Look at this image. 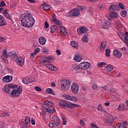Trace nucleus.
Here are the masks:
<instances>
[{
    "label": "nucleus",
    "mask_w": 128,
    "mask_h": 128,
    "mask_svg": "<svg viewBox=\"0 0 128 128\" xmlns=\"http://www.w3.org/2000/svg\"><path fill=\"white\" fill-rule=\"evenodd\" d=\"M44 108H46V106L48 108V106H54V103L50 101H46L44 102Z\"/></svg>",
    "instance_id": "24"
},
{
    "label": "nucleus",
    "mask_w": 128,
    "mask_h": 128,
    "mask_svg": "<svg viewBox=\"0 0 128 128\" xmlns=\"http://www.w3.org/2000/svg\"><path fill=\"white\" fill-rule=\"evenodd\" d=\"M124 10V6L122 3L119 4V6L118 5H112L109 7V10L111 12L109 15L112 18H116L118 16V13L114 12L115 10Z\"/></svg>",
    "instance_id": "2"
},
{
    "label": "nucleus",
    "mask_w": 128,
    "mask_h": 128,
    "mask_svg": "<svg viewBox=\"0 0 128 128\" xmlns=\"http://www.w3.org/2000/svg\"><path fill=\"white\" fill-rule=\"evenodd\" d=\"M54 18H51V20L53 22H56L58 21V20L56 19V14H54Z\"/></svg>",
    "instance_id": "47"
},
{
    "label": "nucleus",
    "mask_w": 128,
    "mask_h": 128,
    "mask_svg": "<svg viewBox=\"0 0 128 128\" xmlns=\"http://www.w3.org/2000/svg\"><path fill=\"white\" fill-rule=\"evenodd\" d=\"M110 50L107 48L106 50V56H110Z\"/></svg>",
    "instance_id": "41"
},
{
    "label": "nucleus",
    "mask_w": 128,
    "mask_h": 128,
    "mask_svg": "<svg viewBox=\"0 0 128 128\" xmlns=\"http://www.w3.org/2000/svg\"><path fill=\"white\" fill-rule=\"evenodd\" d=\"M54 22L56 24L57 26H62V24L60 21H58V20Z\"/></svg>",
    "instance_id": "55"
},
{
    "label": "nucleus",
    "mask_w": 128,
    "mask_h": 128,
    "mask_svg": "<svg viewBox=\"0 0 128 128\" xmlns=\"http://www.w3.org/2000/svg\"><path fill=\"white\" fill-rule=\"evenodd\" d=\"M64 98L67 100H72V96H70L66 94L64 96Z\"/></svg>",
    "instance_id": "43"
},
{
    "label": "nucleus",
    "mask_w": 128,
    "mask_h": 128,
    "mask_svg": "<svg viewBox=\"0 0 128 128\" xmlns=\"http://www.w3.org/2000/svg\"><path fill=\"white\" fill-rule=\"evenodd\" d=\"M71 90L74 94H78V84L76 83L73 84L72 85Z\"/></svg>",
    "instance_id": "11"
},
{
    "label": "nucleus",
    "mask_w": 128,
    "mask_h": 128,
    "mask_svg": "<svg viewBox=\"0 0 128 128\" xmlns=\"http://www.w3.org/2000/svg\"><path fill=\"white\" fill-rule=\"evenodd\" d=\"M21 24L24 28H32L34 24V19L30 13L22 14L20 18Z\"/></svg>",
    "instance_id": "1"
},
{
    "label": "nucleus",
    "mask_w": 128,
    "mask_h": 128,
    "mask_svg": "<svg viewBox=\"0 0 128 128\" xmlns=\"http://www.w3.org/2000/svg\"><path fill=\"white\" fill-rule=\"evenodd\" d=\"M70 86V82L66 80H62V84L61 86V90H68Z\"/></svg>",
    "instance_id": "5"
},
{
    "label": "nucleus",
    "mask_w": 128,
    "mask_h": 128,
    "mask_svg": "<svg viewBox=\"0 0 128 128\" xmlns=\"http://www.w3.org/2000/svg\"><path fill=\"white\" fill-rule=\"evenodd\" d=\"M80 9L78 8H76L72 9L70 13V16H80Z\"/></svg>",
    "instance_id": "9"
},
{
    "label": "nucleus",
    "mask_w": 128,
    "mask_h": 128,
    "mask_svg": "<svg viewBox=\"0 0 128 128\" xmlns=\"http://www.w3.org/2000/svg\"><path fill=\"white\" fill-rule=\"evenodd\" d=\"M9 88L7 86H4V88H2L3 92H8Z\"/></svg>",
    "instance_id": "40"
},
{
    "label": "nucleus",
    "mask_w": 128,
    "mask_h": 128,
    "mask_svg": "<svg viewBox=\"0 0 128 128\" xmlns=\"http://www.w3.org/2000/svg\"><path fill=\"white\" fill-rule=\"evenodd\" d=\"M90 66V63L88 62H82L78 65L79 70H88Z\"/></svg>",
    "instance_id": "6"
},
{
    "label": "nucleus",
    "mask_w": 128,
    "mask_h": 128,
    "mask_svg": "<svg viewBox=\"0 0 128 128\" xmlns=\"http://www.w3.org/2000/svg\"><path fill=\"white\" fill-rule=\"evenodd\" d=\"M106 41H104L102 42L100 46V50L102 52L104 48H106Z\"/></svg>",
    "instance_id": "22"
},
{
    "label": "nucleus",
    "mask_w": 128,
    "mask_h": 128,
    "mask_svg": "<svg viewBox=\"0 0 128 128\" xmlns=\"http://www.w3.org/2000/svg\"><path fill=\"white\" fill-rule=\"evenodd\" d=\"M92 88L94 90H98V86H96V84H94L92 86Z\"/></svg>",
    "instance_id": "54"
},
{
    "label": "nucleus",
    "mask_w": 128,
    "mask_h": 128,
    "mask_svg": "<svg viewBox=\"0 0 128 128\" xmlns=\"http://www.w3.org/2000/svg\"><path fill=\"white\" fill-rule=\"evenodd\" d=\"M105 70L108 72H112L114 70V67L111 65H108L106 66Z\"/></svg>",
    "instance_id": "32"
},
{
    "label": "nucleus",
    "mask_w": 128,
    "mask_h": 128,
    "mask_svg": "<svg viewBox=\"0 0 128 128\" xmlns=\"http://www.w3.org/2000/svg\"><path fill=\"white\" fill-rule=\"evenodd\" d=\"M6 6V3H4V2L2 1L1 2V7L2 8V6Z\"/></svg>",
    "instance_id": "63"
},
{
    "label": "nucleus",
    "mask_w": 128,
    "mask_h": 128,
    "mask_svg": "<svg viewBox=\"0 0 128 128\" xmlns=\"http://www.w3.org/2000/svg\"><path fill=\"white\" fill-rule=\"evenodd\" d=\"M100 88H101L102 92H106V90H108V88L106 87V86L100 87Z\"/></svg>",
    "instance_id": "44"
},
{
    "label": "nucleus",
    "mask_w": 128,
    "mask_h": 128,
    "mask_svg": "<svg viewBox=\"0 0 128 128\" xmlns=\"http://www.w3.org/2000/svg\"><path fill=\"white\" fill-rule=\"evenodd\" d=\"M60 30H61V32L64 34L65 36H66L68 34V32L66 31V29L62 26L60 27Z\"/></svg>",
    "instance_id": "28"
},
{
    "label": "nucleus",
    "mask_w": 128,
    "mask_h": 128,
    "mask_svg": "<svg viewBox=\"0 0 128 128\" xmlns=\"http://www.w3.org/2000/svg\"><path fill=\"white\" fill-rule=\"evenodd\" d=\"M82 42H88V34L86 33L82 38Z\"/></svg>",
    "instance_id": "18"
},
{
    "label": "nucleus",
    "mask_w": 128,
    "mask_h": 128,
    "mask_svg": "<svg viewBox=\"0 0 128 128\" xmlns=\"http://www.w3.org/2000/svg\"><path fill=\"white\" fill-rule=\"evenodd\" d=\"M2 56H1V60H2L3 62H6V64L7 62L8 64V61L6 60V58L10 56V54H8V51H6V50H4L2 52Z\"/></svg>",
    "instance_id": "7"
},
{
    "label": "nucleus",
    "mask_w": 128,
    "mask_h": 128,
    "mask_svg": "<svg viewBox=\"0 0 128 128\" xmlns=\"http://www.w3.org/2000/svg\"><path fill=\"white\" fill-rule=\"evenodd\" d=\"M46 66L51 70H56L57 68L56 67L50 64H46Z\"/></svg>",
    "instance_id": "27"
},
{
    "label": "nucleus",
    "mask_w": 128,
    "mask_h": 128,
    "mask_svg": "<svg viewBox=\"0 0 128 128\" xmlns=\"http://www.w3.org/2000/svg\"><path fill=\"white\" fill-rule=\"evenodd\" d=\"M52 120L54 122H58V118L56 116H54L52 117Z\"/></svg>",
    "instance_id": "48"
},
{
    "label": "nucleus",
    "mask_w": 128,
    "mask_h": 128,
    "mask_svg": "<svg viewBox=\"0 0 128 128\" xmlns=\"http://www.w3.org/2000/svg\"><path fill=\"white\" fill-rule=\"evenodd\" d=\"M16 62L20 66H24V59L22 58L18 57L16 60Z\"/></svg>",
    "instance_id": "10"
},
{
    "label": "nucleus",
    "mask_w": 128,
    "mask_h": 128,
    "mask_svg": "<svg viewBox=\"0 0 128 128\" xmlns=\"http://www.w3.org/2000/svg\"><path fill=\"white\" fill-rule=\"evenodd\" d=\"M124 104H120L117 110H124Z\"/></svg>",
    "instance_id": "37"
},
{
    "label": "nucleus",
    "mask_w": 128,
    "mask_h": 128,
    "mask_svg": "<svg viewBox=\"0 0 128 128\" xmlns=\"http://www.w3.org/2000/svg\"><path fill=\"white\" fill-rule=\"evenodd\" d=\"M2 116H8L10 114H8L6 112H3L2 114Z\"/></svg>",
    "instance_id": "58"
},
{
    "label": "nucleus",
    "mask_w": 128,
    "mask_h": 128,
    "mask_svg": "<svg viewBox=\"0 0 128 128\" xmlns=\"http://www.w3.org/2000/svg\"><path fill=\"white\" fill-rule=\"evenodd\" d=\"M22 92V86H19L17 90L14 89L12 90L10 96H11L12 98L20 96Z\"/></svg>",
    "instance_id": "4"
},
{
    "label": "nucleus",
    "mask_w": 128,
    "mask_h": 128,
    "mask_svg": "<svg viewBox=\"0 0 128 128\" xmlns=\"http://www.w3.org/2000/svg\"><path fill=\"white\" fill-rule=\"evenodd\" d=\"M110 26H112L110 22L106 20H104L100 22V26L103 28H108Z\"/></svg>",
    "instance_id": "8"
},
{
    "label": "nucleus",
    "mask_w": 128,
    "mask_h": 128,
    "mask_svg": "<svg viewBox=\"0 0 128 128\" xmlns=\"http://www.w3.org/2000/svg\"><path fill=\"white\" fill-rule=\"evenodd\" d=\"M42 8L44 10H50V6L44 4Z\"/></svg>",
    "instance_id": "33"
},
{
    "label": "nucleus",
    "mask_w": 128,
    "mask_h": 128,
    "mask_svg": "<svg viewBox=\"0 0 128 128\" xmlns=\"http://www.w3.org/2000/svg\"><path fill=\"white\" fill-rule=\"evenodd\" d=\"M88 32V28L84 26L81 27L77 30V32L78 34H86Z\"/></svg>",
    "instance_id": "13"
},
{
    "label": "nucleus",
    "mask_w": 128,
    "mask_h": 128,
    "mask_svg": "<svg viewBox=\"0 0 128 128\" xmlns=\"http://www.w3.org/2000/svg\"><path fill=\"white\" fill-rule=\"evenodd\" d=\"M3 14L8 18V20H10V14H8V9H6L3 12Z\"/></svg>",
    "instance_id": "29"
},
{
    "label": "nucleus",
    "mask_w": 128,
    "mask_h": 128,
    "mask_svg": "<svg viewBox=\"0 0 128 128\" xmlns=\"http://www.w3.org/2000/svg\"><path fill=\"white\" fill-rule=\"evenodd\" d=\"M118 36L120 38L122 36L124 39H122L123 40H124V42L125 44H128V38L126 35H124V33L122 32H119L118 33Z\"/></svg>",
    "instance_id": "15"
},
{
    "label": "nucleus",
    "mask_w": 128,
    "mask_h": 128,
    "mask_svg": "<svg viewBox=\"0 0 128 128\" xmlns=\"http://www.w3.org/2000/svg\"><path fill=\"white\" fill-rule=\"evenodd\" d=\"M90 126L94 128H100V127H98V125L94 123H91Z\"/></svg>",
    "instance_id": "49"
},
{
    "label": "nucleus",
    "mask_w": 128,
    "mask_h": 128,
    "mask_svg": "<svg viewBox=\"0 0 128 128\" xmlns=\"http://www.w3.org/2000/svg\"><path fill=\"white\" fill-rule=\"evenodd\" d=\"M44 59H45V57H41L40 59V62H44Z\"/></svg>",
    "instance_id": "57"
},
{
    "label": "nucleus",
    "mask_w": 128,
    "mask_h": 128,
    "mask_svg": "<svg viewBox=\"0 0 128 128\" xmlns=\"http://www.w3.org/2000/svg\"><path fill=\"white\" fill-rule=\"evenodd\" d=\"M25 124H28L30 122V116H26L25 118Z\"/></svg>",
    "instance_id": "36"
},
{
    "label": "nucleus",
    "mask_w": 128,
    "mask_h": 128,
    "mask_svg": "<svg viewBox=\"0 0 128 128\" xmlns=\"http://www.w3.org/2000/svg\"><path fill=\"white\" fill-rule=\"evenodd\" d=\"M114 26L118 28V30H122V26L120 22H115Z\"/></svg>",
    "instance_id": "21"
},
{
    "label": "nucleus",
    "mask_w": 128,
    "mask_h": 128,
    "mask_svg": "<svg viewBox=\"0 0 128 128\" xmlns=\"http://www.w3.org/2000/svg\"><path fill=\"white\" fill-rule=\"evenodd\" d=\"M54 122L56 126H60V121H58V120L56 122Z\"/></svg>",
    "instance_id": "62"
},
{
    "label": "nucleus",
    "mask_w": 128,
    "mask_h": 128,
    "mask_svg": "<svg viewBox=\"0 0 128 128\" xmlns=\"http://www.w3.org/2000/svg\"><path fill=\"white\" fill-rule=\"evenodd\" d=\"M34 82V78H26L22 80V82L25 84H30V82Z\"/></svg>",
    "instance_id": "12"
},
{
    "label": "nucleus",
    "mask_w": 128,
    "mask_h": 128,
    "mask_svg": "<svg viewBox=\"0 0 128 128\" xmlns=\"http://www.w3.org/2000/svg\"><path fill=\"white\" fill-rule=\"evenodd\" d=\"M44 28H48L50 25L48 24V22H44Z\"/></svg>",
    "instance_id": "52"
},
{
    "label": "nucleus",
    "mask_w": 128,
    "mask_h": 128,
    "mask_svg": "<svg viewBox=\"0 0 128 128\" xmlns=\"http://www.w3.org/2000/svg\"><path fill=\"white\" fill-rule=\"evenodd\" d=\"M6 20H4V18L2 16L0 15V26H6Z\"/></svg>",
    "instance_id": "17"
},
{
    "label": "nucleus",
    "mask_w": 128,
    "mask_h": 128,
    "mask_svg": "<svg viewBox=\"0 0 128 128\" xmlns=\"http://www.w3.org/2000/svg\"><path fill=\"white\" fill-rule=\"evenodd\" d=\"M70 46L73 48H78V44L74 41H72L70 42Z\"/></svg>",
    "instance_id": "30"
},
{
    "label": "nucleus",
    "mask_w": 128,
    "mask_h": 128,
    "mask_svg": "<svg viewBox=\"0 0 128 128\" xmlns=\"http://www.w3.org/2000/svg\"><path fill=\"white\" fill-rule=\"evenodd\" d=\"M36 56V54H34V52L33 53L30 54V58H34V56Z\"/></svg>",
    "instance_id": "59"
},
{
    "label": "nucleus",
    "mask_w": 128,
    "mask_h": 128,
    "mask_svg": "<svg viewBox=\"0 0 128 128\" xmlns=\"http://www.w3.org/2000/svg\"><path fill=\"white\" fill-rule=\"evenodd\" d=\"M44 108L46 110L47 112H48V114H54V110H51L50 107H48L46 106L44 107Z\"/></svg>",
    "instance_id": "35"
},
{
    "label": "nucleus",
    "mask_w": 128,
    "mask_h": 128,
    "mask_svg": "<svg viewBox=\"0 0 128 128\" xmlns=\"http://www.w3.org/2000/svg\"><path fill=\"white\" fill-rule=\"evenodd\" d=\"M50 30H51L50 32L52 34H54L56 32V30H58V26H56V25H52L50 26Z\"/></svg>",
    "instance_id": "23"
},
{
    "label": "nucleus",
    "mask_w": 128,
    "mask_h": 128,
    "mask_svg": "<svg viewBox=\"0 0 128 128\" xmlns=\"http://www.w3.org/2000/svg\"><path fill=\"white\" fill-rule=\"evenodd\" d=\"M106 120L109 124H112L114 122V118L111 115H108L106 118Z\"/></svg>",
    "instance_id": "20"
},
{
    "label": "nucleus",
    "mask_w": 128,
    "mask_h": 128,
    "mask_svg": "<svg viewBox=\"0 0 128 128\" xmlns=\"http://www.w3.org/2000/svg\"><path fill=\"white\" fill-rule=\"evenodd\" d=\"M34 88L36 90V92H42V88L38 86H36L34 87Z\"/></svg>",
    "instance_id": "51"
},
{
    "label": "nucleus",
    "mask_w": 128,
    "mask_h": 128,
    "mask_svg": "<svg viewBox=\"0 0 128 128\" xmlns=\"http://www.w3.org/2000/svg\"><path fill=\"white\" fill-rule=\"evenodd\" d=\"M74 60L75 62H80L82 60V57L80 56L76 55L74 57Z\"/></svg>",
    "instance_id": "25"
},
{
    "label": "nucleus",
    "mask_w": 128,
    "mask_h": 128,
    "mask_svg": "<svg viewBox=\"0 0 128 128\" xmlns=\"http://www.w3.org/2000/svg\"><path fill=\"white\" fill-rule=\"evenodd\" d=\"M98 110H100V112H102V106L100 104H99L98 106V108H97Z\"/></svg>",
    "instance_id": "53"
},
{
    "label": "nucleus",
    "mask_w": 128,
    "mask_h": 128,
    "mask_svg": "<svg viewBox=\"0 0 128 128\" xmlns=\"http://www.w3.org/2000/svg\"><path fill=\"white\" fill-rule=\"evenodd\" d=\"M50 128H54V124L52 122L49 123L48 124Z\"/></svg>",
    "instance_id": "61"
},
{
    "label": "nucleus",
    "mask_w": 128,
    "mask_h": 128,
    "mask_svg": "<svg viewBox=\"0 0 128 128\" xmlns=\"http://www.w3.org/2000/svg\"><path fill=\"white\" fill-rule=\"evenodd\" d=\"M5 126L4 122H0V128H4Z\"/></svg>",
    "instance_id": "50"
},
{
    "label": "nucleus",
    "mask_w": 128,
    "mask_h": 128,
    "mask_svg": "<svg viewBox=\"0 0 128 128\" xmlns=\"http://www.w3.org/2000/svg\"><path fill=\"white\" fill-rule=\"evenodd\" d=\"M113 54L116 58H122V54L118 50H114Z\"/></svg>",
    "instance_id": "16"
},
{
    "label": "nucleus",
    "mask_w": 128,
    "mask_h": 128,
    "mask_svg": "<svg viewBox=\"0 0 128 128\" xmlns=\"http://www.w3.org/2000/svg\"><path fill=\"white\" fill-rule=\"evenodd\" d=\"M121 128H128V127H126L124 124H122L121 125Z\"/></svg>",
    "instance_id": "64"
},
{
    "label": "nucleus",
    "mask_w": 128,
    "mask_h": 128,
    "mask_svg": "<svg viewBox=\"0 0 128 128\" xmlns=\"http://www.w3.org/2000/svg\"><path fill=\"white\" fill-rule=\"evenodd\" d=\"M46 92L47 94H53V96H54V90H52V89L50 88H46Z\"/></svg>",
    "instance_id": "31"
},
{
    "label": "nucleus",
    "mask_w": 128,
    "mask_h": 128,
    "mask_svg": "<svg viewBox=\"0 0 128 128\" xmlns=\"http://www.w3.org/2000/svg\"><path fill=\"white\" fill-rule=\"evenodd\" d=\"M47 58L49 60H54V58L52 56H48Z\"/></svg>",
    "instance_id": "60"
},
{
    "label": "nucleus",
    "mask_w": 128,
    "mask_h": 128,
    "mask_svg": "<svg viewBox=\"0 0 128 128\" xmlns=\"http://www.w3.org/2000/svg\"><path fill=\"white\" fill-rule=\"evenodd\" d=\"M58 104L62 108H74L76 106L80 108V105L78 104H74V103H68L66 102V100H61L58 102Z\"/></svg>",
    "instance_id": "3"
},
{
    "label": "nucleus",
    "mask_w": 128,
    "mask_h": 128,
    "mask_svg": "<svg viewBox=\"0 0 128 128\" xmlns=\"http://www.w3.org/2000/svg\"><path fill=\"white\" fill-rule=\"evenodd\" d=\"M9 58L12 60H16L18 57V56L16 55V53L15 54H12L9 55Z\"/></svg>",
    "instance_id": "26"
},
{
    "label": "nucleus",
    "mask_w": 128,
    "mask_h": 128,
    "mask_svg": "<svg viewBox=\"0 0 128 128\" xmlns=\"http://www.w3.org/2000/svg\"><path fill=\"white\" fill-rule=\"evenodd\" d=\"M46 62L48 64H51L52 61L49 60L48 58V57H45L44 63L46 64Z\"/></svg>",
    "instance_id": "42"
},
{
    "label": "nucleus",
    "mask_w": 128,
    "mask_h": 128,
    "mask_svg": "<svg viewBox=\"0 0 128 128\" xmlns=\"http://www.w3.org/2000/svg\"><path fill=\"white\" fill-rule=\"evenodd\" d=\"M106 63L105 62H99L98 66H99V68H102V66H106Z\"/></svg>",
    "instance_id": "45"
},
{
    "label": "nucleus",
    "mask_w": 128,
    "mask_h": 128,
    "mask_svg": "<svg viewBox=\"0 0 128 128\" xmlns=\"http://www.w3.org/2000/svg\"><path fill=\"white\" fill-rule=\"evenodd\" d=\"M80 124H81V126H86V123H84V120H80Z\"/></svg>",
    "instance_id": "56"
},
{
    "label": "nucleus",
    "mask_w": 128,
    "mask_h": 128,
    "mask_svg": "<svg viewBox=\"0 0 128 128\" xmlns=\"http://www.w3.org/2000/svg\"><path fill=\"white\" fill-rule=\"evenodd\" d=\"M2 80L4 82H10L12 80V76H4L2 78Z\"/></svg>",
    "instance_id": "14"
},
{
    "label": "nucleus",
    "mask_w": 128,
    "mask_h": 128,
    "mask_svg": "<svg viewBox=\"0 0 128 128\" xmlns=\"http://www.w3.org/2000/svg\"><path fill=\"white\" fill-rule=\"evenodd\" d=\"M40 52V48H37L34 49V54H38V52Z\"/></svg>",
    "instance_id": "46"
},
{
    "label": "nucleus",
    "mask_w": 128,
    "mask_h": 128,
    "mask_svg": "<svg viewBox=\"0 0 128 128\" xmlns=\"http://www.w3.org/2000/svg\"><path fill=\"white\" fill-rule=\"evenodd\" d=\"M121 16L123 18H125V16H126V10H123L122 12Z\"/></svg>",
    "instance_id": "39"
},
{
    "label": "nucleus",
    "mask_w": 128,
    "mask_h": 128,
    "mask_svg": "<svg viewBox=\"0 0 128 128\" xmlns=\"http://www.w3.org/2000/svg\"><path fill=\"white\" fill-rule=\"evenodd\" d=\"M38 40L40 44L44 46V44H46V39L44 37L41 36L39 38Z\"/></svg>",
    "instance_id": "19"
},
{
    "label": "nucleus",
    "mask_w": 128,
    "mask_h": 128,
    "mask_svg": "<svg viewBox=\"0 0 128 128\" xmlns=\"http://www.w3.org/2000/svg\"><path fill=\"white\" fill-rule=\"evenodd\" d=\"M71 100L74 102H78V98L74 96H72L71 97Z\"/></svg>",
    "instance_id": "38"
},
{
    "label": "nucleus",
    "mask_w": 128,
    "mask_h": 128,
    "mask_svg": "<svg viewBox=\"0 0 128 128\" xmlns=\"http://www.w3.org/2000/svg\"><path fill=\"white\" fill-rule=\"evenodd\" d=\"M72 70H80V68H78V66L76 64H72Z\"/></svg>",
    "instance_id": "34"
}]
</instances>
